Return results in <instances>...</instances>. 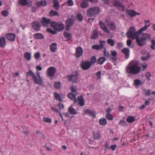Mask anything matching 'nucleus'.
Returning a JSON list of instances; mask_svg holds the SVG:
<instances>
[{"label":"nucleus","mask_w":155,"mask_h":155,"mask_svg":"<svg viewBox=\"0 0 155 155\" xmlns=\"http://www.w3.org/2000/svg\"><path fill=\"white\" fill-rule=\"evenodd\" d=\"M101 71H99L96 74V76L97 77V79H100L101 78Z\"/></svg>","instance_id":"obj_64"},{"label":"nucleus","mask_w":155,"mask_h":155,"mask_svg":"<svg viewBox=\"0 0 155 155\" xmlns=\"http://www.w3.org/2000/svg\"><path fill=\"white\" fill-rule=\"evenodd\" d=\"M126 12L127 15L131 17L140 15L139 13L133 10L127 9L126 10Z\"/></svg>","instance_id":"obj_18"},{"label":"nucleus","mask_w":155,"mask_h":155,"mask_svg":"<svg viewBox=\"0 0 155 155\" xmlns=\"http://www.w3.org/2000/svg\"><path fill=\"white\" fill-rule=\"evenodd\" d=\"M110 53L112 56L115 57L117 55V52L114 50H111L110 51Z\"/></svg>","instance_id":"obj_60"},{"label":"nucleus","mask_w":155,"mask_h":155,"mask_svg":"<svg viewBox=\"0 0 155 155\" xmlns=\"http://www.w3.org/2000/svg\"><path fill=\"white\" fill-rule=\"evenodd\" d=\"M99 25L101 29H102L105 32L109 33H110L109 30L106 26L105 24L102 21H100L99 23Z\"/></svg>","instance_id":"obj_19"},{"label":"nucleus","mask_w":155,"mask_h":155,"mask_svg":"<svg viewBox=\"0 0 155 155\" xmlns=\"http://www.w3.org/2000/svg\"><path fill=\"white\" fill-rule=\"evenodd\" d=\"M54 7L56 10H58L60 5L58 0H53Z\"/></svg>","instance_id":"obj_36"},{"label":"nucleus","mask_w":155,"mask_h":155,"mask_svg":"<svg viewBox=\"0 0 155 155\" xmlns=\"http://www.w3.org/2000/svg\"><path fill=\"white\" fill-rule=\"evenodd\" d=\"M5 36L8 40L14 41L15 40L16 35L13 33H8Z\"/></svg>","instance_id":"obj_20"},{"label":"nucleus","mask_w":155,"mask_h":155,"mask_svg":"<svg viewBox=\"0 0 155 155\" xmlns=\"http://www.w3.org/2000/svg\"><path fill=\"white\" fill-rule=\"evenodd\" d=\"M66 5L69 6H72L73 5V2L72 0H68L66 2Z\"/></svg>","instance_id":"obj_58"},{"label":"nucleus","mask_w":155,"mask_h":155,"mask_svg":"<svg viewBox=\"0 0 155 155\" xmlns=\"http://www.w3.org/2000/svg\"><path fill=\"white\" fill-rule=\"evenodd\" d=\"M76 58H79L83 55V50L82 48L80 47H77L76 49Z\"/></svg>","instance_id":"obj_15"},{"label":"nucleus","mask_w":155,"mask_h":155,"mask_svg":"<svg viewBox=\"0 0 155 155\" xmlns=\"http://www.w3.org/2000/svg\"><path fill=\"white\" fill-rule=\"evenodd\" d=\"M6 45L5 38L4 37H2L0 38V47L4 48Z\"/></svg>","instance_id":"obj_26"},{"label":"nucleus","mask_w":155,"mask_h":155,"mask_svg":"<svg viewBox=\"0 0 155 155\" xmlns=\"http://www.w3.org/2000/svg\"><path fill=\"white\" fill-rule=\"evenodd\" d=\"M69 113L72 114H76L78 113L76 110L72 107H70L68 108Z\"/></svg>","instance_id":"obj_35"},{"label":"nucleus","mask_w":155,"mask_h":155,"mask_svg":"<svg viewBox=\"0 0 155 155\" xmlns=\"http://www.w3.org/2000/svg\"><path fill=\"white\" fill-rule=\"evenodd\" d=\"M88 3L87 0H83L81 4V8H85L88 7Z\"/></svg>","instance_id":"obj_31"},{"label":"nucleus","mask_w":155,"mask_h":155,"mask_svg":"<svg viewBox=\"0 0 155 155\" xmlns=\"http://www.w3.org/2000/svg\"><path fill=\"white\" fill-rule=\"evenodd\" d=\"M49 15L51 16H53L55 15L59 16V13L57 11L51 10L49 12Z\"/></svg>","instance_id":"obj_39"},{"label":"nucleus","mask_w":155,"mask_h":155,"mask_svg":"<svg viewBox=\"0 0 155 155\" xmlns=\"http://www.w3.org/2000/svg\"><path fill=\"white\" fill-rule=\"evenodd\" d=\"M77 95V94H73L72 93H69L68 94V96L71 99L74 100V103H78V100H77L75 97V96Z\"/></svg>","instance_id":"obj_25"},{"label":"nucleus","mask_w":155,"mask_h":155,"mask_svg":"<svg viewBox=\"0 0 155 155\" xmlns=\"http://www.w3.org/2000/svg\"><path fill=\"white\" fill-rule=\"evenodd\" d=\"M54 86L56 88L59 89L61 86V83L59 82H56L54 84Z\"/></svg>","instance_id":"obj_47"},{"label":"nucleus","mask_w":155,"mask_h":155,"mask_svg":"<svg viewBox=\"0 0 155 155\" xmlns=\"http://www.w3.org/2000/svg\"><path fill=\"white\" fill-rule=\"evenodd\" d=\"M24 58L28 60L29 61L31 59V55L29 52H27L24 54Z\"/></svg>","instance_id":"obj_40"},{"label":"nucleus","mask_w":155,"mask_h":155,"mask_svg":"<svg viewBox=\"0 0 155 155\" xmlns=\"http://www.w3.org/2000/svg\"><path fill=\"white\" fill-rule=\"evenodd\" d=\"M2 14L4 17H7L8 15V12L6 10H4L2 12Z\"/></svg>","instance_id":"obj_59"},{"label":"nucleus","mask_w":155,"mask_h":155,"mask_svg":"<svg viewBox=\"0 0 155 155\" xmlns=\"http://www.w3.org/2000/svg\"><path fill=\"white\" fill-rule=\"evenodd\" d=\"M105 117L107 120H112L113 119V117L110 114H106Z\"/></svg>","instance_id":"obj_50"},{"label":"nucleus","mask_w":155,"mask_h":155,"mask_svg":"<svg viewBox=\"0 0 155 155\" xmlns=\"http://www.w3.org/2000/svg\"><path fill=\"white\" fill-rule=\"evenodd\" d=\"M142 82L139 79H135L134 81V84L135 86H137L139 85H141Z\"/></svg>","instance_id":"obj_45"},{"label":"nucleus","mask_w":155,"mask_h":155,"mask_svg":"<svg viewBox=\"0 0 155 155\" xmlns=\"http://www.w3.org/2000/svg\"><path fill=\"white\" fill-rule=\"evenodd\" d=\"M106 61L105 58L104 57H101L99 58L97 61L98 64L100 65L102 64Z\"/></svg>","instance_id":"obj_33"},{"label":"nucleus","mask_w":155,"mask_h":155,"mask_svg":"<svg viewBox=\"0 0 155 155\" xmlns=\"http://www.w3.org/2000/svg\"><path fill=\"white\" fill-rule=\"evenodd\" d=\"M142 37L145 39V41H146L147 39H150L151 38V36L150 34L148 33H145L143 34V36Z\"/></svg>","instance_id":"obj_41"},{"label":"nucleus","mask_w":155,"mask_h":155,"mask_svg":"<svg viewBox=\"0 0 155 155\" xmlns=\"http://www.w3.org/2000/svg\"><path fill=\"white\" fill-rule=\"evenodd\" d=\"M123 46V44L121 42H119L117 44V48L118 49H121Z\"/></svg>","instance_id":"obj_62"},{"label":"nucleus","mask_w":155,"mask_h":155,"mask_svg":"<svg viewBox=\"0 0 155 155\" xmlns=\"http://www.w3.org/2000/svg\"><path fill=\"white\" fill-rule=\"evenodd\" d=\"M32 26L33 29L36 31H39L41 30L40 24L37 21H33L32 23Z\"/></svg>","instance_id":"obj_16"},{"label":"nucleus","mask_w":155,"mask_h":155,"mask_svg":"<svg viewBox=\"0 0 155 155\" xmlns=\"http://www.w3.org/2000/svg\"><path fill=\"white\" fill-rule=\"evenodd\" d=\"M19 3L22 6L27 5L28 7H30L32 5V3L31 1L28 0H19Z\"/></svg>","instance_id":"obj_14"},{"label":"nucleus","mask_w":155,"mask_h":155,"mask_svg":"<svg viewBox=\"0 0 155 155\" xmlns=\"http://www.w3.org/2000/svg\"><path fill=\"white\" fill-rule=\"evenodd\" d=\"M68 80L72 82L73 83H77L78 81V74L77 71H75L73 73L67 77Z\"/></svg>","instance_id":"obj_5"},{"label":"nucleus","mask_w":155,"mask_h":155,"mask_svg":"<svg viewBox=\"0 0 155 155\" xmlns=\"http://www.w3.org/2000/svg\"><path fill=\"white\" fill-rule=\"evenodd\" d=\"M151 49L153 50H154L155 49V40L152 39L151 40Z\"/></svg>","instance_id":"obj_53"},{"label":"nucleus","mask_w":155,"mask_h":155,"mask_svg":"<svg viewBox=\"0 0 155 155\" xmlns=\"http://www.w3.org/2000/svg\"><path fill=\"white\" fill-rule=\"evenodd\" d=\"M105 24L111 30H115L116 28V26L114 23L109 19H106L105 20Z\"/></svg>","instance_id":"obj_7"},{"label":"nucleus","mask_w":155,"mask_h":155,"mask_svg":"<svg viewBox=\"0 0 155 155\" xmlns=\"http://www.w3.org/2000/svg\"><path fill=\"white\" fill-rule=\"evenodd\" d=\"M35 5L38 7L41 6L45 7L47 5V2L45 0H41L36 2L35 3Z\"/></svg>","instance_id":"obj_21"},{"label":"nucleus","mask_w":155,"mask_h":155,"mask_svg":"<svg viewBox=\"0 0 155 155\" xmlns=\"http://www.w3.org/2000/svg\"><path fill=\"white\" fill-rule=\"evenodd\" d=\"M105 3H107L109 2V0H103ZM114 5L117 7H121L123 10H124L125 6L123 5L122 3L119 1L118 0H115L114 2Z\"/></svg>","instance_id":"obj_12"},{"label":"nucleus","mask_w":155,"mask_h":155,"mask_svg":"<svg viewBox=\"0 0 155 155\" xmlns=\"http://www.w3.org/2000/svg\"><path fill=\"white\" fill-rule=\"evenodd\" d=\"M107 43L111 46H113L115 45L114 40L112 39H109L107 41Z\"/></svg>","instance_id":"obj_38"},{"label":"nucleus","mask_w":155,"mask_h":155,"mask_svg":"<svg viewBox=\"0 0 155 155\" xmlns=\"http://www.w3.org/2000/svg\"><path fill=\"white\" fill-rule=\"evenodd\" d=\"M106 42L104 41L100 40L99 41L100 45H94L92 46V48L96 50H99L103 49L105 44Z\"/></svg>","instance_id":"obj_9"},{"label":"nucleus","mask_w":155,"mask_h":155,"mask_svg":"<svg viewBox=\"0 0 155 155\" xmlns=\"http://www.w3.org/2000/svg\"><path fill=\"white\" fill-rule=\"evenodd\" d=\"M150 91L149 89L146 90L145 91V94L147 96L149 95L150 94Z\"/></svg>","instance_id":"obj_63"},{"label":"nucleus","mask_w":155,"mask_h":155,"mask_svg":"<svg viewBox=\"0 0 155 155\" xmlns=\"http://www.w3.org/2000/svg\"><path fill=\"white\" fill-rule=\"evenodd\" d=\"M141 70V67L139 66L138 62L135 60H132L127 66L126 71L128 74L136 75L140 72Z\"/></svg>","instance_id":"obj_1"},{"label":"nucleus","mask_w":155,"mask_h":155,"mask_svg":"<svg viewBox=\"0 0 155 155\" xmlns=\"http://www.w3.org/2000/svg\"><path fill=\"white\" fill-rule=\"evenodd\" d=\"M76 18L80 21H81L83 19V17L81 14L78 13L76 15Z\"/></svg>","instance_id":"obj_44"},{"label":"nucleus","mask_w":155,"mask_h":155,"mask_svg":"<svg viewBox=\"0 0 155 155\" xmlns=\"http://www.w3.org/2000/svg\"><path fill=\"white\" fill-rule=\"evenodd\" d=\"M98 35V33L97 31L95 30H94L91 37V38L93 39H95L97 38Z\"/></svg>","instance_id":"obj_37"},{"label":"nucleus","mask_w":155,"mask_h":155,"mask_svg":"<svg viewBox=\"0 0 155 155\" xmlns=\"http://www.w3.org/2000/svg\"><path fill=\"white\" fill-rule=\"evenodd\" d=\"M121 52L125 55L126 59L129 58L130 54V50L128 48H124L121 50Z\"/></svg>","instance_id":"obj_23"},{"label":"nucleus","mask_w":155,"mask_h":155,"mask_svg":"<svg viewBox=\"0 0 155 155\" xmlns=\"http://www.w3.org/2000/svg\"><path fill=\"white\" fill-rule=\"evenodd\" d=\"M47 31L48 32L52 34L55 35L57 34V32L56 31H54L50 28H47Z\"/></svg>","instance_id":"obj_54"},{"label":"nucleus","mask_w":155,"mask_h":155,"mask_svg":"<svg viewBox=\"0 0 155 155\" xmlns=\"http://www.w3.org/2000/svg\"><path fill=\"white\" fill-rule=\"evenodd\" d=\"M151 76V74L150 72H147L146 73V74H145V77L149 81H150V78Z\"/></svg>","instance_id":"obj_57"},{"label":"nucleus","mask_w":155,"mask_h":155,"mask_svg":"<svg viewBox=\"0 0 155 155\" xmlns=\"http://www.w3.org/2000/svg\"><path fill=\"white\" fill-rule=\"evenodd\" d=\"M84 113L85 114L87 115L93 117L94 118L96 117L95 112L93 110H90L88 109H85L84 110Z\"/></svg>","instance_id":"obj_13"},{"label":"nucleus","mask_w":155,"mask_h":155,"mask_svg":"<svg viewBox=\"0 0 155 155\" xmlns=\"http://www.w3.org/2000/svg\"><path fill=\"white\" fill-rule=\"evenodd\" d=\"M64 37L68 39V41L70 40L71 39V33L67 32H65L64 33Z\"/></svg>","instance_id":"obj_42"},{"label":"nucleus","mask_w":155,"mask_h":155,"mask_svg":"<svg viewBox=\"0 0 155 155\" xmlns=\"http://www.w3.org/2000/svg\"><path fill=\"white\" fill-rule=\"evenodd\" d=\"M78 104H79L80 106H83L84 104V102L83 97L81 95H80L78 97Z\"/></svg>","instance_id":"obj_24"},{"label":"nucleus","mask_w":155,"mask_h":155,"mask_svg":"<svg viewBox=\"0 0 155 155\" xmlns=\"http://www.w3.org/2000/svg\"><path fill=\"white\" fill-rule=\"evenodd\" d=\"M40 57V55L39 52H38L36 53L34 55L35 58L36 59H38Z\"/></svg>","instance_id":"obj_61"},{"label":"nucleus","mask_w":155,"mask_h":155,"mask_svg":"<svg viewBox=\"0 0 155 155\" xmlns=\"http://www.w3.org/2000/svg\"><path fill=\"white\" fill-rule=\"evenodd\" d=\"M26 74L27 75H30L31 76L32 78L34 77L35 75L32 72V71L30 70L28 72H27Z\"/></svg>","instance_id":"obj_56"},{"label":"nucleus","mask_w":155,"mask_h":155,"mask_svg":"<svg viewBox=\"0 0 155 155\" xmlns=\"http://www.w3.org/2000/svg\"><path fill=\"white\" fill-rule=\"evenodd\" d=\"M104 54L105 56L106 57L108 58H109L110 57V54L108 51H107L106 50L105 48L104 49Z\"/></svg>","instance_id":"obj_52"},{"label":"nucleus","mask_w":155,"mask_h":155,"mask_svg":"<svg viewBox=\"0 0 155 155\" xmlns=\"http://www.w3.org/2000/svg\"><path fill=\"white\" fill-rule=\"evenodd\" d=\"M100 12V9L98 7H94L88 9L87 15L89 17H95Z\"/></svg>","instance_id":"obj_2"},{"label":"nucleus","mask_w":155,"mask_h":155,"mask_svg":"<svg viewBox=\"0 0 155 155\" xmlns=\"http://www.w3.org/2000/svg\"><path fill=\"white\" fill-rule=\"evenodd\" d=\"M135 117L131 116H128L126 119L128 123H131L134 121Z\"/></svg>","instance_id":"obj_32"},{"label":"nucleus","mask_w":155,"mask_h":155,"mask_svg":"<svg viewBox=\"0 0 155 155\" xmlns=\"http://www.w3.org/2000/svg\"><path fill=\"white\" fill-rule=\"evenodd\" d=\"M73 21L71 19H68L66 22V29H68L70 26H72L74 24Z\"/></svg>","instance_id":"obj_27"},{"label":"nucleus","mask_w":155,"mask_h":155,"mask_svg":"<svg viewBox=\"0 0 155 155\" xmlns=\"http://www.w3.org/2000/svg\"><path fill=\"white\" fill-rule=\"evenodd\" d=\"M57 44L56 43H52L50 45V50L52 52L55 51L57 48Z\"/></svg>","instance_id":"obj_29"},{"label":"nucleus","mask_w":155,"mask_h":155,"mask_svg":"<svg viewBox=\"0 0 155 155\" xmlns=\"http://www.w3.org/2000/svg\"><path fill=\"white\" fill-rule=\"evenodd\" d=\"M56 71L55 68L53 67L49 68L47 71V74L48 76L52 77L54 76Z\"/></svg>","instance_id":"obj_11"},{"label":"nucleus","mask_w":155,"mask_h":155,"mask_svg":"<svg viewBox=\"0 0 155 155\" xmlns=\"http://www.w3.org/2000/svg\"><path fill=\"white\" fill-rule=\"evenodd\" d=\"M34 37L36 39H41L44 38L42 34L39 33L35 34L34 35Z\"/></svg>","instance_id":"obj_30"},{"label":"nucleus","mask_w":155,"mask_h":155,"mask_svg":"<svg viewBox=\"0 0 155 155\" xmlns=\"http://www.w3.org/2000/svg\"><path fill=\"white\" fill-rule=\"evenodd\" d=\"M54 96L55 99L58 101H61L62 99L61 98V97L60 95L57 93H54Z\"/></svg>","instance_id":"obj_46"},{"label":"nucleus","mask_w":155,"mask_h":155,"mask_svg":"<svg viewBox=\"0 0 155 155\" xmlns=\"http://www.w3.org/2000/svg\"><path fill=\"white\" fill-rule=\"evenodd\" d=\"M90 63L91 65H93L97 61L96 57L93 56L91 58Z\"/></svg>","instance_id":"obj_43"},{"label":"nucleus","mask_w":155,"mask_h":155,"mask_svg":"<svg viewBox=\"0 0 155 155\" xmlns=\"http://www.w3.org/2000/svg\"><path fill=\"white\" fill-rule=\"evenodd\" d=\"M81 67L82 69L87 70L90 68L91 65L90 61H83L81 63Z\"/></svg>","instance_id":"obj_8"},{"label":"nucleus","mask_w":155,"mask_h":155,"mask_svg":"<svg viewBox=\"0 0 155 155\" xmlns=\"http://www.w3.org/2000/svg\"><path fill=\"white\" fill-rule=\"evenodd\" d=\"M150 57V53L147 52V55L145 57H142L141 58V59L142 61L147 60Z\"/></svg>","instance_id":"obj_48"},{"label":"nucleus","mask_w":155,"mask_h":155,"mask_svg":"<svg viewBox=\"0 0 155 155\" xmlns=\"http://www.w3.org/2000/svg\"><path fill=\"white\" fill-rule=\"evenodd\" d=\"M41 23L42 25L44 27H48L49 25H51V20L48 18L46 17H43L41 21Z\"/></svg>","instance_id":"obj_10"},{"label":"nucleus","mask_w":155,"mask_h":155,"mask_svg":"<svg viewBox=\"0 0 155 155\" xmlns=\"http://www.w3.org/2000/svg\"><path fill=\"white\" fill-rule=\"evenodd\" d=\"M93 137L94 140H100L101 137V134L100 132L97 131V132H93Z\"/></svg>","instance_id":"obj_22"},{"label":"nucleus","mask_w":155,"mask_h":155,"mask_svg":"<svg viewBox=\"0 0 155 155\" xmlns=\"http://www.w3.org/2000/svg\"><path fill=\"white\" fill-rule=\"evenodd\" d=\"M34 81V83L39 85H42L43 84V81L41 78L38 77L36 75L33 78Z\"/></svg>","instance_id":"obj_17"},{"label":"nucleus","mask_w":155,"mask_h":155,"mask_svg":"<svg viewBox=\"0 0 155 155\" xmlns=\"http://www.w3.org/2000/svg\"><path fill=\"white\" fill-rule=\"evenodd\" d=\"M99 123L101 125L104 126L107 124V121L105 118H101L99 120Z\"/></svg>","instance_id":"obj_34"},{"label":"nucleus","mask_w":155,"mask_h":155,"mask_svg":"<svg viewBox=\"0 0 155 155\" xmlns=\"http://www.w3.org/2000/svg\"><path fill=\"white\" fill-rule=\"evenodd\" d=\"M135 39L136 40L137 43L140 47L145 45L146 44L145 39L142 37L140 38L139 35Z\"/></svg>","instance_id":"obj_6"},{"label":"nucleus","mask_w":155,"mask_h":155,"mask_svg":"<svg viewBox=\"0 0 155 155\" xmlns=\"http://www.w3.org/2000/svg\"><path fill=\"white\" fill-rule=\"evenodd\" d=\"M51 26L55 30L61 31L64 28V25L62 23L57 24L56 22L53 21L51 23Z\"/></svg>","instance_id":"obj_4"},{"label":"nucleus","mask_w":155,"mask_h":155,"mask_svg":"<svg viewBox=\"0 0 155 155\" xmlns=\"http://www.w3.org/2000/svg\"><path fill=\"white\" fill-rule=\"evenodd\" d=\"M43 120L45 122L48 123H51L52 122L51 119L48 117H44L43 118Z\"/></svg>","instance_id":"obj_51"},{"label":"nucleus","mask_w":155,"mask_h":155,"mask_svg":"<svg viewBox=\"0 0 155 155\" xmlns=\"http://www.w3.org/2000/svg\"><path fill=\"white\" fill-rule=\"evenodd\" d=\"M70 89L72 92H76L77 90V87L76 86L72 85L70 87Z\"/></svg>","instance_id":"obj_49"},{"label":"nucleus","mask_w":155,"mask_h":155,"mask_svg":"<svg viewBox=\"0 0 155 155\" xmlns=\"http://www.w3.org/2000/svg\"><path fill=\"white\" fill-rule=\"evenodd\" d=\"M150 25V24L147 25H145L144 26L140 29L139 30L137 31V33H138V35L141 34L143 32L146 31L149 26Z\"/></svg>","instance_id":"obj_28"},{"label":"nucleus","mask_w":155,"mask_h":155,"mask_svg":"<svg viewBox=\"0 0 155 155\" xmlns=\"http://www.w3.org/2000/svg\"><path fill=\"white\" fill-rule=\"evenodd\" d=\"M141 66L142 68V70L144 71L147 67V65L145 62H143L141 64Z\"/></svg>","instance_id":"obj_55"},{"label":"nucleus","mask_w":155,"mask_h":155,"mask_svg":"<svg viewBox=\"0 0 155 155\" xmlns=\"http://www.w3.org/2000/svg\"><path fill=\"white\" fill-rule=\"evenodd\" d=\"M138 35L137 31L136 32L135 29L133 27H130L126 33V35L128 38H132L133 39H135Z\"/></svg>","instance_id":"obj_3"}]
</instances>
